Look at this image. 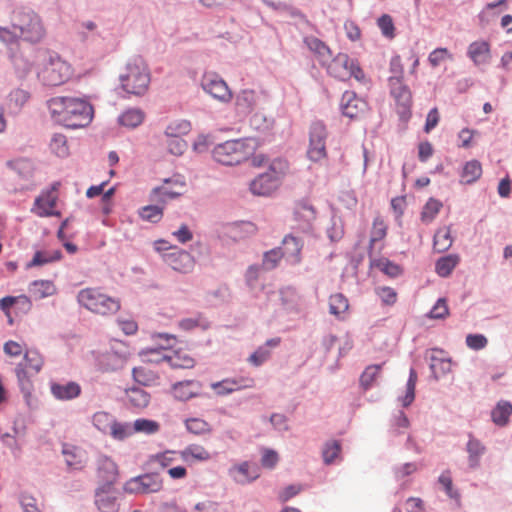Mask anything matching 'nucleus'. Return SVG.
<instances>
[{"mask_svg":"<svg viewBox=\"0 0 512 512\" xmlns=\"http://www.w3.org/2000/svg\"><path fill=\"white\" fill-rule=\"evenodd\" d=\"M47 109L53 122L68 129L88 126L94 116L87 99L74 96H55L47 100Z\"/></svg>","mask_w":512,"mask_h":512,"instance_id":"f257e3e1","label":"nucleus"},{"mask_svg":"<svg viewBox=\"0 0 512 512\" xmlns=\"http://www.w3.org/2000/svg\"><path fill=\"white\" fill-rule=\"evenodd\" d=\"M121 89L129 95L143 96L149 88L151 74L146 61L141 56L128 59L119 75Z\"/></svg>","mask_w":512,"mask_h":512,"instance_id":"f03ea898","label":"nucleus"},{"mask_svg":"<svg viewBox=\"0 0 512 512\" xmlns=\"http://www.w3.org/2000/svg\"><path fill=\"white\" fill-rule=\"evenodd\" d=\"M257 141L253 138L228 140L217 144L212 150L213 159L226 166L240 165L254 155Z\"/></svg>","mask_w":512,"mask_h":512,"instance_id":"7ed1b4c3","label":"nucleus"},{"mask_svg":"<svg viewBox=\"0 0 512 512\" xmlns=\"http://www.w3.org/2000/svg\"><path fill=\"white\" fill-rule=\"evenodd\" d=\"M73 75L69 62L58 53L47 51L37 69V78L44 86L55 87L66 83Z\"/></svg>","mask_w":512,"mask_h":512,"instance_id":"20e7f679","label":"nucleus"},{"mask_svg":"<svg viewBox=\"0 0 512 512\" xmlns=\"http://www.w3.org/2000/svg\"><path fill=\"white\" fill-rule=\"evenodd\" d=\"M12 27L18 31L19 38L39 43L46 35V29L41 17L31 9H17L12 14Z\"/></svg>","mask_w":512,"mask_h":512,"instance_id":"39448f33","label":"nucleus"},{"mask_svg":"<svg viewBox=\"0 0 512 512\" xmlns=\"http://www.w3.org/2000/svg\"><path fill=\"white\" fill-rule=\"evenodd\" d=\"M80 306L99 315L115 314L120 309V301L103 293L99 288L81 289L77 294Z\"/></svg>","mask_w":512,"mask_h":512,"instance_id":"423d86ee","label":"nucleus"},{"mask_svg":"<svg viewBox=\"0 0 512 512\" xmlns=\"http://www.w3.org/2000/svg\"><path fill=\"white\" fill-rule=\"evenodd\" d=\"M329 75L339 80H347L354 77L361 81L364 78L362 69L345 53H338L331 61L325 64Z\"/></svg>","mask_w":512,"mask_h":512,"instance_id":"0eeeda50","label":"nucleus"},{"mask_svg":"<svg viewBox=\"0 0 512 512\" xmlns=\"http://www.w3.org/2000/svg\"><path fill=\"white\" fill-rule=\"evenodd\" d=\"M186 188V181L180 175H174L166 178L160 186L154 187L150 194L149 200L154 203L165 205L168 201L180 197Z\"/></svg>","mask_w":512,"mask_h":512,"instance_id":"6e6552de","label":"nucleus"},{"mask_svg":"<svg viewBox=\"0 0 512 512\" xmlns=\"http://www.w3.org/2000/svg\"><path fill=\"white\" fill-rule=\"evenodd\" d=\"M203 91L221 104H228L233 99V93L226 81L215 72H205L200 79Z\"/></svg>","mask_w":512,"mask_h":512,"instance_id":"1a4fd4ad","label":"nucleus"},{"mask_svg":"<svg viewBox=\"0 0 512 512\" xmlns=\"http://www.w3.org/2000/svg\"><path fill=\"white\" fill-rule=\"evenodd\" d=\"M327 136L328 132L323 122L315 121L311 124L309 132V146L307 150V156L311 161L319 162L326 158Z\"/></svg>","mask_w":512,"mask_h":512,"instance_id":"9d476101","label":"nucleus"},{"mask_svg":"<svg viewBox=\"0 0 512 512\" xmlns=\"http://www.w3.org/2000/svg\"><path fill=\"white\" fill-rule=\"evenodd\" d=\"M163 487L161 477L156 473H146L131 478L124 484V491L130 494H151Z\"/></svg>","mask_w":512,"mask_h":512,"instance_id":"9b49d317","label":"nucleus"},{"mask_svg":"<svg viewBox=\"0 0 512 512\" xmlns=\"http://www.w3.org/2000/svg\"><path fill=\"white\" fill-rule=\"evenodd\" d=\"M163 262L181 274L191 273L195 266L193 256L189 252L177 247L163 255Z\"/></svg>","mask_w":512,"mask_h":512,"instance_id":"f8f14e48","label":"nucleus"},{"mask_svg":"<svg viewBox=\"0 0 512 512\" xmlns=\"http://www.w3.org/2000/svg\"><path fill=\"white\" fill-rule=\"evenodd\" d=\"M464 450L467 454L468 468L473 471L479 469L482 458L487 453V447L484 442L470 432L467 434Z\"/></svg>","mask_w":512,"mask_h":512,"instance_id":"ddd939ff","label":"nucleus"},{"mask_svg":"<svg viewBox=\"0 0 512 512\" xmlns=\"http://www.w3.org/2000/svg\"><path fill=\"white\" fill-rule=\"evenodd\" d=\"M229 477L237 484L247 485L255 481L259 476V469L248 461L233 464L228 469Z\"/></svg>","mask_w":512,"mask_h":512,"instance_id":"4468645a","label":"nucleus"},{"mask_svg":"<svg viewBox=\"0 0 512 512\" xmlns=\"http://www.w3.org/2000/svg\"><path fill=\"white\" fill-rule=\"evenodd\" d=\"M303 239L294 235H286L282 240V253L285 261L291 265H299L302 261Z\"/></svg>","mask_w":512,"mask_h":512,"instance_id":"2eb2a0df","label":"nucleus"},{"mask_svg":"<svg viewBox=\"0 0 512 512\" xmlns=\"http://www.w3.org/2000/svg\"><path fill=\"white\" fill-rule=\"evenodd\" d=\"M95 504L100 512H118V492L110 485H103L95 493Z\"/></svg>","mask_w":512,"mask_h":512,"instance_id":"dca6fc26","label":"nucleus"},{"mask_svg":"<svg viewBox=\"0 0 512 512\" xmlns=\"http://www.w3.org/2000/svg\"><path fill=\"white\" fill-rule=\"evenodd\" d=\"M211 388L218 396H226L235 391L252 388L254 386L253 379L249 378H226L218 382L211 383Z\"/></svg>","mask_w":512,"mask_h":512,"instance_id":"f3484780","label":"nucleus"},{"mask_svg":"<svg viewBox=\"0 0 512 512\" xmlns=\"http://www.w3.org/2000/svg\"><path fill=\"white\" fill-rule=\"evenodd\" d=\"M57 202L55 188L42 192L34 202L32 212L39 217L59 215L54 211Z\"/></svg>","mask_w":512,"mask_h":512,"instance_id":"a211bd4d","label":"nucleus"},{"mask_svg":"<svg viewBox=\"0 0 512 512\" xmlns=\"http://www.w3.org/2000/svg\"><path fill=\"white\" fill-rule=\"evenodd\" d=\"M366 109V103L352 91H345L341 97L340 110L348 118H357Z\"/></svg>","mask_w":512,"mask_h":512,"instance_id":"6ab92c4d","label":"nucleus"},{"mask_svg":"<svg viewBox=\"0 0 512 512\" xmlns=\"http://www.w3.org/2000/svg\"><path fill=\"white\" fill-rule=\"evenodd\" d=\"M158 337L164 340L160 348L146 349L141 352L143 359L146 362L159 364L161 362H167L169 352L167 348L172 346L175 341V337L169 334H159Z\"/></svg>","mask_w":512,"mask_h":512,"instance_id":"aec40b11","label":"nucleus"},{"mask_svg":"<svg viewBox=\"0 0 512 512\" xmlns=\"http://www.w3.org/2000/svg\"><path fill=\"white\" fill-rule=\"evenodd\" d=\"M30 92L23 88L12 89L5 98V107L9 115H18L30 100Z\"/></svg>","mask_w":512,"mask_h":512,"instance_id":"412c9836","label":"nucleus"},{"mask_svg":"<svg viewBox=\"0 0 512 512\" xmlns=\"http://www.w3.org/2000/svg\"><path fill=\"white\" fill-rule=\"evenodd\" d=\"M201 386L196 380L179 381L172 385V395L176 400L186 402L200 395Z\"/></svg>","mask_w":512,"mask_h":512,"instance_id":"4be33fe9","label":"nucleus"},{"mask_svg":"<svg viewBox=\"0 0 512 512\" xmlns=\"http://www.w3.org/2000/svg\"><path fill=\"white\" fill-rule=\"evenodd\" d=\"M467 56L476 66L486 65L490 62V44L485 40L472 42L467 49Z\"/></svg>","mask_w":512,"mask_h":512,"instance_id":"5701e85b","label":"nucleus"},{"mask_svg":"<svg viewBox=\"0 0 512 512\" xmlns=\"http://www.w3.org/2000/svg\"><path fill=\"white\" fill-rule=\"evenodd\" d=\"M50 391L57 400L69 401L80 395L81 387L76 382H67L64 384L52 382L50 384Z\"/></svg>","mask_w":512,"mask_h":512,"instance_id":"b1692460","label":"nucleus"},{"mask_svg":"<svg viewBox=\"0 0 512 512\" xmlns=\"http://www.w3.org/2000/svg\"><path fill=\"white\" fill-rule=\"evenodd\" d=\"M435 353L443 354L444 351L434 348L432 349V354L429 356V367L431 373L433 377L438 380L451 372V359L437 356Z\"/></svg>","mask_w":512,"mask_h":512,"instance_id":"393cba45","label":"nucleus"},{"mask_svg":"<svg viewBox=\"0 0 512 512\" xmlns=\"http://www.w3.org/2000/svg\"><path fill=\"white\" fill-rule=\"evenodd\" d=\"M258 94L252 89H243L235 97V106L240 114H250L258 102Z\"/></svg>","mask_w":512,"mask_h":512,"instance_id":"a878e982","label":"nucleus"},{"mask_svg":"<svg viewBox=\"0 0 512 512\" xmlns=\"http://www.w3.org/2000/svg\"><path fill=\"white\" fill-rule=\"evenodd\" d=\"M388 83L390 93L397 104L402 106L404 109H408L412 102V94L409 87L403 82V79L398 80L397 83L394 81Z\"/></svg>","mask_w":512,"mask_h":512,"instance_id":"bb28decb","label":"nucleus"},{"mask_svg":"<svg viewBox=\"0 0 512 512\" xmlns=\"http://www.w3.org/2000/svg\"><path fill=\"white\" fill-rule=\"evenodd\" d=\"M62 258V252L56 250H37L32 259L26 263V269L41 267L59 261Z\"/></svg>","mask_w":512,"mask_h":512,"instance_id":"cd10ccee","label":"nucleus"},{"mask_svg":"<svg viewBox=\"0 0 512 512\" xmlns=\"http://www.w3.org/2000/svg\"><path fill=\"white\" fill-rule=\"evenodd\" d=\"M99 476L105 481L104 485L113 486L118 477V467L116 463L107 456L98 458Z\"/></svg>","mask_w":512,"mask_h":512,"instance_id":"c85d7f7f","label":"nucleus"},{"mask_svg":"<svg viewBox=\"0 0 512 512\" xmlns=\"http://www.w3.org/2000/svg\"><path fill=\"white\" fill-rule=\"evenodd\" d=\"M28 291L35 300H41L56 294L57 288L51 280H34L29 284Z\"/></svg>","mask_w":512,"mask_h":512,"instance_id":"c756f323","label":"nucleus"},{"mask_svg":"<svg viewBox=\"0 0 512 512\" xmlns=\"http://www.w3.org/2000/svg\"><path fill=\"white\" fill-rule=\"evenodd\" d=\"M512 415V403L507 400H500L491 411L492 422L499 427H505Z\"/></svg>","mask_w":512,"mask_h":512,"instance_id":"7c9ffc66","label":"nucleus"},{"mask_svg":"<svg viewBox=\"0 0 512 512\" xmlns=\"http://www.w3.org/2000/svg\"><path fill=\"white\" fill-rule=\"evenodd\" d=\"M62 454L69 468L78 470L84 466L85 454L80 448L70 444H64Z\"/></svg>","mask_w":512,"mask_h":512,"instance_id":"2f4dec72","label":"nucleus"},{"mask_svg":"<svg viewBox=\"0 0 512 512\" xmlns=\"http://www.w3.org/2000/svg\"><path fill=\"white\" fill-rule=\"evenodd\" d=\"M270 301H279L285 311L292 312L297 310V294L293 288H285L278 293L273 292L270 295Z\"/></svg>","mask_w":512,"mask_h":512,"instance_id":"473e14b6","label":"nucleus"},{"mask_svg":"<svg viewBox=\"0 0 512 512\" xmlns=\"http://www.w3.org/2000/svg\"><path fill=\"white\" fill-rule=\"evenodd\" d=\"M278 181L270 176V173L260 174L250 184V190L255 195H268L276 187Z\"/></svg>","mask_w":512,"mask_h":512,"instance_id":"72a5a7b5","label":"nucleus"},{"mask_svg":"<svg viewBox=\"0 0 512 512\" xmlns=\"http://www.w3.org/2000/svg\"><path fill=\"white\" fill-rule=\"evenodd\" d=\"M304 43L310 51L317 55L322 65L327 64V62L331 59V50L320 39L314 36H308L304 38Z\"/></svg>","mask_w":512,"mask_h":512,"instance_id":"f704fd0d","label":"nucleus"},{"mask_svg":"<svg viewBox=\"0 0 512 512\" xmlns=\"http://www.w3.org/2000/svg\"><path fill=\"white\" fill-rule=\"evenodd\" d=\"M126 399L130 407L143 410L149 405L151 396L147 391L133 387L126 390Z\"/></svg>","mask_w":512,"mask_h":512,"instance_id":"c9c22d12","label":"nucleus"},{"mask_svg":"<svg viewBox=\"0 0 512 512\" xmlns=\"http://www.w3.org/2000/svg\"><path fill=\"white\" fill-rule=\"evenodd\" d=\"M126 362V356L116 351H107L99 358V365L103 370L114 371L121 369Z\"/></svg>","mask_w":512,"mask_h":512,"instance_id":"e433bc0d","label":"nucleus"},{"mask_svg":"<svg viewBox=\"0 0 512 512\" xmlns=\"http://www.w3.org/2000/svg\"><path fill=\"white\" fill-rule=\"evenodd\" d=\"M482 175V166L478 160L466 162L460 173V182L464 184H473Z\"/></svg>","mask_w":512,"mask_h":512,"instance_id":"4c0bfd02","label":"nucleus"},{"mask_svg":"<svg viewBox=\"0 0 512 512\" xmlns=\"http://www.w3.org/2000/svg\"><path fill=\"white\" fill-rule=\"evenodd\" d=\"M179 453L186 462L208 461L211 458L209 451L199 444H190Z\"/></svg>","mask_w":512,"mask_h":512,"instance_id":"58836bf2","label":"nucleus"},{"mask_svg":"<svg viewBox=\"0 0 512 512\" xmlns=\"http://www.w3.org/2000/svg\"><path fill=\"white\" fill-rule=\"evenodd\" d=\"M15 373L17 376L20 390L23 393V396L27 404L31 405L30 399L32 397L33 384L29 378L28 371L25 370L22 363H19L15 368Z\"/></svg>","mask_w":512,"mask_h":512,"instance_id":"ea45409f","label":"nucleus"},{"mask_svg":"<svg viewBox=\"0 0 512 512\" xmlns=\"http://www.w3.org/2000/svg\"><path fill=\"white\" fill-rule=\"evenodd\" d=\"M226 234L233 240H239L255 232V226L251 222H235L226 226Z\"/></svg>","mask_w":512,"mask_h":512,"instance_id":"a19ab883","label":"nucleus"},{"mask_svg":"<svg viewBox=\"0 0 512 512\" xmlns=\"http://www.w3.org/2000/svg\"><path fill=\"white\" fill-rule=\"evenodd\" d=\"M453 243L450 227L439 228L433 238V247L436 252L442 253L447 251Z\"/></svg>","mask_w":512,"mask_h":512,"instance_id":"79ce46f5","label":"nucleus"},{"mask_svg":"<svg viewBox=\"0 0 512 512\" xmlns=\"http://www.w3.org/2000/svg\"><path fill=\"white\" fill-rule=\"evenodd\" d=\"M167 363L174 369H190L195 365L194 359L181 351L169 352Z\"/></svg>","mask_w":512,"mask_h":512,"instance_id":"37998d69","label":"nucleus"},{"mask_svg":"<svg viewBox=\"0 0 512 512\" xmlns=\"http://www.w3.org/2000/svg\"><path fill=\"white\" fill-rule=\"evenodd\" d=\"M459 256L449 254L441 257L435 264V271L440 277H448L459 263Z\"/></svg>","mask_w":512,"mask_h":512,"instance_id":"c03bdc74","label":"nucleus"},{"mask_svg":"<svg viewBox=\"0 0 512 512\" xmlns=\"http://www.w3.org/2000/svg\"><path fill=\"white\" fill-rule=\"evenodd\" d=\"M186 430L194 435H208L212 432L211 425L204 419L191 417L184 420Z\"/></svg>","mask_w":512,"mask_h":512,"instance_id":"a18cd8bd","label":"nucleus"},{"mask_svg":"<svg viewBox=\"0 0 512 512\" xmlns=\"http://www.w3.org/2000/svg\"><path fill=\"white\" fill-rule=\"evenodd\" d=\"M145 118L144 112L139 108H131L119 116V123L128 128L139 126Z\"/></svg>","mask_w":512,"mask_h":512,"instance_id":"49530a36","label":"nucleus"},{"mask_svg":"<svg viewBox=\"0 0 512 512\" xmlns=\"http://www.w3.org/2000/svg\"><path fill=\"white\" fill-rule=\"evenodd\" d=\"M133 434V424L128 422H118L116 419L108 432V435L117 441H123Z\"/></svg>","mask_w":512,"mask_h":512,"instance_id":"de8ad7c7","label":"nucleus"},{"mask_svg":"<svg viewBox=\"0 0 512 512\" xmlns=\"http://www.w3.org/2000/svg\"><path fill=\"white\" fill-rule=\"evenodd\" d=\"M417 382V372L414 368L410 369L409 378L405 387V394L403 396H399L398 400L401 402L403 407H408L412 404L415 399V386Z\"/></svg>","mask_w":512,"mask_h":512,"instance_id":"09e8293b","label":"nucleus"},{"mask_svg":"<svg viewBox=\"0 0 512 512\" xmlns=\"http://www.w3.org/2000/svg\"><path fill=\"white\" fill-rule=\"evenodd\" d=\"M115 418L105 411H98L92 416L93 426L103 434H108Z\"/></svg>","mask_w":512,"mask_h":512,"instance_id":"8fccbe9b","label":"nucleus"},{"mask_svg":"<svg viewBox=\"0 0 512 512\" xmlns=\"http://www.w3.org/2000/svg\"><path fill=\"white\" fill-rule=\"evenodd\" d=\"M160 430V424L151 419L139 418L133 422V432L143 433L146 435H153L158 433Z\"/></svg>","mask_w":512,"mask_h":512,"instance_id":"3c124183","label":"nucleus"},{"mask_svg":"<svg viewBox=\"0 0 512 512\" xmlns=\"http://www.w3.org/2000/svg\"><path fill=\"white\" fill-rule=\"evenodd\" d=\"M349 308L347 298L341 294L336 293L330 296L329 298V312L332 315L340 317L344 314Z\"/></svg>","mask_w":512,"mask_h":512,"instance_id":"603ef678","label":"nucleus"},{"mask_svg":"<svg viewBox=\"0 0 512 512\" xmlns=\"http://www.w3.org/2000/svg\"><path fill=\"white\" fill-rule=\"evenodd\" d=\"M283 258L282 249L280 247L273 248L269 251H266L263 254L261 268L264 271H270L275 269L280 260Z\"/></svg>","mask_w":512,"mask_h":512,"instance_id":"864d4df0","label":"nucleus"},{"mask_svg":"<svg viewBox=\"0 0 512 512\" xmlns=\"http://www.w3.org/2000/svg\"><path fill=\"white\" fill-rule=\"evenodd\" d=\"M191 130V124L187 120H175L171 122L165 129V135L169 138H180Z\"/></svg>","mask_w":512,"mask_h":512,"instance_id":"5fc2aeb1","label":"nucleus"},{"mask_svg":"<svg viewBox=\"0 0 512 512\" xmlns=\"http://www.w3.org/2000/svg\"><path fill=\"white\" fill-rule=\"evenodd\" d=\"M50 149L58 157H66L69 154L66 136L56 133L50 140Z\"/></svg>","mask_w":512,"mask_h":512,"instance_id":"6e6d98bb","label":"nucleus"},{"mask_svg":"<svg viewBox=\"0 0 512 512\" xmlns=\"http://www.w3.org/2000/svg\"><path fill=\"white\" fill-rule=\"evenodd\" d=\"M178 327L183 331H191L198 327L206 330L209 328V322L201 315H198L196 317H187L179 320Z\"/></svg>","mask_w":512,"mask_h":512,"instance_id":"4d7b16f0","label":"nucleus"},{"mask_svg":"<svg viewBox=\"0 0 512 512\" xmlns=\"http://www.w3.org/2000/svg\"><path fill=\"white\" fill-rule=\"evenodd\" d=\"M442 206L443 205L439 200L430 198L423 207L421 212V220L425 223L432 222L439 213Z\"/></svg>","mask_w":512,"mask_h":512,"instance_id":"13d9d810","label":"nucleus"},{"mask_svg":"<svg viewBox=\"0 0 512 512\" xmlns=\"http://www.w3.org/2000/svg\"><path fill=\"white\" fill-rule=\"evenodd\" d=\"M381 368L382 364H375L366 367L360 377V384L365 390H368L373 385L380 374Z\"/></svg>","mask_w":512,"mask_h":512,"instance_id":"bf43d9fd","label":"nucleus"},{"mask_svg":"<svg viewBox=\"0 0 512 512\" xmlns=\"http://www.w3.org/2000/svg\"><path fill=\"white\" fill-rule=\"evenodd\" d=\"M6 166L23 178H27L32 170L31 162L25 158L8 160Z\"/></svg>","mask_w":512,"mask_h":512,"instance_id":"052dcab7","label":"nucleus"},{"mask_svg":"<svg viewBox=\"0 0 512 512\" xmlns=\"http://www.w3.org/2000/svg\"><path fill=\"white\" fill-rule=\"evenodd\" d=\"M160 203H156L155 205H148L141 208L139 215L140 217L152 223H157L162 219L163 216V206H159Z\"/></svg>","mask_w":512,"mask_h":512,"instance_id":"680f3d73","label":"nucleus"},{"mask_svg":"<svg viewBox=\"0 0 512 512\" xmlns=\"http://www.w3.org/2000/svg\"><path fill=\"white\" fill-rule=\"evenodd\" d=\"M387 234V226L384 220L381 217H375L373 220V226L370 235V248L382 239L385 238Z\"/></svg>","mask_w":512,"mask_h":512,"instance_id":"e2e57ef3","label":"nucleus"},{"mask_svg":"<svg viewBox=\"0 0 512 512\" xmlns=\"http://www.w3.org/2000/svg\"><path fill=\"white\" fill-rule=\"evenodd\" d=\"M12 63L17 75L20 78L26 77V75L32 69V61L23 54H15L12 57Z\"/></svg>","mask_w":512,"mask_h":512,"instance_id":"0e129e2a","label":"nucleus"},{"mask_svg":"<svg viewBox=\"0 0 512 512\" xmlns=\"http://www.w3.org/2000/svg\"><path fill=\"white\" fill-rule=\"evenodd\" d=\"M132 376L136 382L144 386H150L157 380L156 374L145 367L133 368Z\"/></svg>","mask_w":512,"mask_h":512,"instance_id":"69168bd1","label":"nucleus"},{"mask_svg":"<svg viewBox=\"0 0 512 512\" xmlns=\"http://www.w3.org/2000/svg\"><path fill=\"white\" fill-rule=\"evenodd\" d=\"M341 445L338 441H329L325 443L322 449V457L325 464L330 465L339 457Z\"/></svg>","mask_w":512,"mask_h":512,"instance_id":"338daca9","label":"nucleus"},{"mask_svg":"<svg viewBox=\"0 0 512 512\" xmlns=\"http://www.w3.org/2000/svg\"><path fill=\"white\" fill-rule=\"evenodd\" d=\"M24 362L25 363L22 364L25 370L28 371V369H30L34 373H38L43 366V359L41 355L34 350L27 351L24 354Z\"/></svg>","mask_w":512,"mask_h":512,"instance_id":"774afa93","label":"nucleus"}]
</instances>
